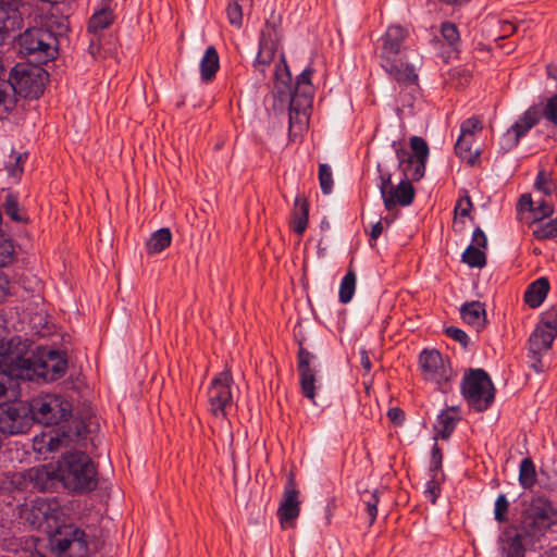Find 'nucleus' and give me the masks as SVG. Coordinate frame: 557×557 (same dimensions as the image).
Instances as JSON below:
<instances>
[{
    "instance_id": "9b49d317",
    "label": "nucleus",
    "mask_w": 557,
    "mask_h": 557,
    "mask_svg": "<svg viewBox=\"0 0 557 557\" xmlns=\"http://www.w3.org/2000/svg\"><path fill=\"white\" fill-rule=\"evenodd\" d=\"M66 369L67 361L59 351L38 349L29 368L30 375L25 381H57L65 374Z\"/></svg>"
},
{
    "instance_id": "c85d7f7f",
    "label": "nucleus",
    "mask_w": 557,
    "mask_h": 557,
    "mask_svg": "<svg viewBox=\"0 0 557 557\" xmlns=\"http://www.w3.org/2000/svg\"><path fill=\"white\" fill-rule=\"evenodd\" d=\"M557 337V332L546 330L541 325H536L535 330L530 336L531 349L534 354L547 351L550 349L554 339Z\"/></svg>"
},
{
    "instance_id": "412c9836",
    "label": "nucleus",
    "mask_w": 557,
    "mask_h": 557,
    "mask_svg": "<svg viewBox=\"0 0 557 557\" xmlns=\"http://www.w3.org/2000/svg\"><path fill=\"white\" fill-rule=\"evenodd\" d=\"M70 434L61 430H50L36 435L33 440L34 451L45 458L70 446Z\"/></svg>"
},
{
    "instance_id": "aec40b11",
    "label": "nucleus",
    "mask_w": 557,
    "mask_h": 557,
    "mask_svg": "<svg viewBox=\"0 0 557 557\" xmlns=\"http://www.w3.org/2000/svg\"><path fill=\"white\" fill-rule=\"evenodd\" d=\"M298 495L299 491L296 487L294 474L293 472H289L286 480L283 498L277 509V517L283 529L293 528L295 520L299 516L300 502L298 499Z\"/></svg>"
},
{
    "instance_id": "ea45409f",
    "label": "nucleus",
    "mask_w": 557,
    "mask_h": 557,
    "mask_svg": "<svg viewBox=\"0 0 557 557\" xmlns=\"http://www.w3.org/2000/svg\"><path fill=\"white\" fill-rule=\"evenodd\" d=\"M3 208L5 213L10 216L11 220L15 222H24L26 221L25 212L18 206L17 199L12 194H8L5 196V200L3 203Z\"/></svg>"
},
{
    "instance_id": "4be33fe9",
    "label": "nucleus",
    "mask_w": 557,
    "mask_h": 557,
    "mask_svg": "<svg viewBox=\"0 0 557 557\" xmlns=\"http://www.w3.org/2000/svg\"><path fill=\"white\" fill-rule=\"evenodd\" d=\"M26 475L30 490L38 492L50 491L60 482L57 463L53 462L32 467L26 470Z\"/></svg>"
},
{
    "instance_id": "a211bd4d",
    "label": "nucleus",
    "mask_w": 557,
    "mask_h": 557,
    "mask_svg": "<svg viewBox=\"0 0 557 557\" xmlns=\"http://www.w3.org/2000/svg\"><path fill=\"white\" fill-rule=\"evenodd\" d=\"M47 76V72L40 67L29 71L20 70L17 66L13 70V82L9 81L13 87V101L15 102V92L27 98H38L44 92L42 78Z\"/></svg>"
},
{
    "instance_id": "7ed1b4c3",
    "label": "nucleus",
    "mask_w": 557,
    "mask_h": 557,
    "mask_svg": "<svg viewBox=\"0 0 557 557\" xmlns=\"http://www.w3.org/2000/svg\"><path fill=\"white\" fill-rule=\"evenodd\" d=\"M35 351L27 339L12 337L0 342V370L11 377L26 380Z\"/></svg>"
},
{
    "instance_id": "f8f14e48",
    "label": "nucleus",
    "mask_w": 557,
    "mask_h": 557,
    "mask_svg": "<svg viewBox=\"0 0 557 557\" xmlns=\"http://www.w3.org/2000/svg\"><path fill=\"white\" fill-rule=\"evenodd\" d=\"M410 147L412 154L404 148L396 149L398 169L406 177L420 181L425 174V165L430 153L429 146L422 137L412 136Z\"/></svg>"
},
{
    "instance_id": "b1692460",
    "label": "nucleus",
    "mask_w": 557,
    "mask_h": 557,
    "mask_svg": "<svg viewBox=\"0 0 557 557\" xmlns=\"http://www.w3.org/2000/svg\"><path fill=\"white\" fill-rule=\"evenodd\" d=\"M310 202L304 196H297L292 209L289 226L297 234L302 235L309 222Z\"/></svg>"
},
{
    "instance_id": "a878e982",
    "label": "nucleus",
    "mask_w": 557,
    "mask_h": 557,
    "mask_svg": "<svg viewBox=\"0 0 557 557\" xmlns=\"http://www.w3.org/2000/svg\"><path fill=\"white\" fill-rule=\"evenodd\" d=\"M22 23V14L18 10L0 5V45L4 42L12 32L20 29Z\"/></svg>"
},
{
    "instance_id": "f704fd0d",
    "label": "nucleus",
    "mask_w": 557,
    "mask_h": 557,
    "mask_svg": "<svg viewBox=\"0 0 557 557\" xmlns=\"http://www.w3.org/2000/svg\"><path fill=\"white\" fill-rule=\"evenodd\" d=\"M554 205L545 199H540L533 203V208L531 210V219L525 221L529 225L542 222L543 220L549 218L554 213Z\"/></svg>"
},
{
    "instance_id": "72a5a7b5",
    "label": "nucleus",
    "mask_w": 557,
    "mask_h": 557,
    "mask_svg": "<svg viewBox=\"0 0 557 557\" xmlns=\"http://www.w3.org/2000/svg\"><path fill=\"white\" fill-rule=\"evenodd\" d=\"M456 428V419L449 410H443L436 419L434 430L442 440H447Z\"/></svg>"
},
{
    "instance_id": "338daca9",
    "label": "nucleus",
    "mask_w": 557,
    "mask_h": 557,
    "mask_svg": "<svg viewBox=\"0 0 557 557\" xmlns=\"http://www.w3.org/2000/svg\"><path fill=\"white\" fill-rule=\"evenodd\" d=\"M360 363H361V367L367 372H369L372 368V363H371L370 357L368 355V351L364 349L360 351Z\"/></svg>"
},
{
    "instance_id": "9d476101",
    "label": "nucleus",
    "mask_w": 557,
    "mask_h": 557,
    "mask_svg": "<svg viewBox=\"0 0 557 557\" xmlns=\"http://www.w3.org/2000/svg\"><path fill=\"white\" fill-rule=\"evenodd\" d=\"M419 366L425 381L436 384L444 393L449 389V382L456 376L449 359H444L436 349H423L419 355Z\"/></svg>"
},
{
    "instance_id": "864d4df0",
    "label": "nucleus",
    "mask_w": 557,
    "mask_h": 557,
    "mask_svg": "<svg viewBox=\"0 0 557 557\" xmlns=\"http://www.w3.org/2000/svg\"><path fill=\"white\" fill-rule=\"evenodd\" d=\"M543 116L557 125V94L547 100L543 110Z\"/></svg>"
},
{
    "instance_id": "8fccbe9b",
    "label": "nucleus",
    "mask_w": 557,
    "mask_h": 557,
    "mask_svg": "<svg viewBox=\"0 0 557 557\" xmlns=\"http://www.w3.org/2000/svg\"><path fill=\"white\" fill-rule=\"evenodd\" d=\"M445 334L454 341L458 342L465 349L468 348L470 339L467 333L461 329L456 326H448L445 329Z\"/></svg>"
},
{
    "instance_id": "2eb2a0df",
    "label": "nucleus",
    "mask_w": 557,
    "mask_h": 557,
    "mask_svg": "<svg viewBox=\"0 0 557 557\" xmlns=\"http://www.w3.org/2000/svg\"><path fill=\"white\" fill-rule=\"evenodd\" d=\"M233 376L228 370H224L212 379L208 387V404L210 412L215 417L227 416V410L233 406L232 393Z\"/></svg>"
},
{
    "instance_id": "f03ea898",
    "label": "nucleus",
    "mask_w": 557,
    "mask_h": 557,
    "mask_svg": "<svg viewBox=\"0 0 557 557\" xmlns=\"http://www.w3.org/2000/svg\"><path fill=\"white\" fill-rule=\"evenodd\" d=\"M57 468L59 480L67 490L87 492L97 486L95 465L85 453H64L58 460Z\"/></svg>"
},
{
    "instance_id": "20e7f679",
    "label": "nucleus",
    "mask_w": 557,
    "mask_h": 557,
    "mask_svg": "<svg viewBox=\"0 0 557 557\" xmlns=\"http://www.w3.org/2000/svg\"><path fill=\"white\" fill-rule=\"evenodd\" d=\"M556 524L557 506L547 497L536 496L523 511L520 527L527 535L540 541Z\"/></svg>"
},
{
    "instance_id": "c756f323",
    "label": "nucleus",
    "mask_w": 557,
    "mask_h": 557,
    "mask_svg": "<svg viewBox=\"0 0 557 557\" xmlns=\"http://www.w3.org/2000/svg\"><path fill=\"white\" fill-rule=\"evenodd\" d=\"M277 53V46L272 40H268L264 36L260 40L259 52L256 58L255 67L261 74H264L265 67L275 60Z\"/></svg>"
},
{
    "instance_id": "bb28decb",
    "label": "nucleus",
    "mask_w": 557,
    "mask_h": 557,
    "mask_svg": "<svg viewBox=\"0 0 557 557\" xmlns=\"http://www.w3.org/2000/svg\"><path fill=\"white\" fill-rule=\"evenodd\" d=\"M115 16L110 9V0H104L101 9L97 10L88 22V33L97 36L101 30L108 28L114 21Z\"/></svg>"
},
{
    "instance_id": "c03bdc74",
    "label": "nucleus",
    "mask_w": 557,
    "mask_h": 557,
    "mask_svg": "<svg viewBox=\"0 0 557 557\" xmlns=\"http://www.w3.org/2000/svg\"><path fill=\"white\" fill-rule=\"evenodd\" d=\"M534 187L545 196H550L554 193L553 182L545 170L539 171L534 182Z\"/></svg>"
},
{
    "instance_id": "6e6552de",
    "label": "nucleus",
    "mask_w": 557,
    "mask_h": 557,
    "mask_svg": "<svg viewBox=\"0 0 557 557\" xmlns=\"http://www.w3.org/2000/svg\"><path fill=\"white\" fill-rule=\"evenodd\" d=\"M313 106V85L309 69L298 76L295 90L290 98L289 122L292 126L309 128Z\"/></svg>"
},
{
    "instance_id": "6e6d98bb",
    "label": "nucleus",
    "mask_w": 557,
    "mask_h": 557,
    "mask_svg": "<svg viewBox=\"0 0 557 557\" xmlns=\"http://www.w3.org/2000/svg\"><path fill=\"white\" fill-rule=\"evenodd\" d=\"M429 476L430 479L426 482L425 493L430 495L432 503H435L440 493V474L431 473Z\"/></svg>"
},
{
    "instance_id": "052dcab7",
    "label": "nucleus",
    "mask_w": 557,
    "mask_h": 557,
    "mask_svg": "<svg viewBox=\"0 0 557 557\" xmlns=\"http://www.w3.org/2000/svg\"><path fill=\"white\" fill-rule=\"evenodd\" d=\"M470 245H474L475 247H478L480 249L486 247L487 238H486L485 233L480 227H476L473 231L472 240H471Z\"/></svg>"
},
{
    "instance_id": "13d9d810",
    "label": "nucleus",
    "mask_w": 557,
    "mask_h": 557,
    "mask_svg": "<svg viewBox=\"0 0 557 557\" xmlns=\"http://www.w3.org/2000/svg\"><path fill=\"white\" fill-rule=\"evenodd\" d=\"M533 199L531 194H523L520 196L518 203H517V211L518 214H523L524 212L531 213V210L533 208ZM519 219L522 221L524 220L523 215L519 216Z\"/></svg>"
},
{
    "instance_id": "1a4fd4ad",
    "label": "nucleus",
    "mask_w": 557,
    "mask_h": 557,
    "mask_svg": "<svg viewBox=\"0 0 557 557\" xmlns=\"http://www.w3.org/2000/svg\"><path fill=\"white\" fill-rule=\"evenodd\" d=\"M27 406L30 409L32 423L38 421L46 425L58 424L71 414V404L54 394L33 398Z\"/></svg>"
},
{
    "instance_id": "69168bd1",
    "label": "nucleus",
    "mask_w": 557,
    "mask_h": 557,
    "mask_svg": "<svg viewBox=\"0 0 557 557\" xmlns=\"http://www.w3.org/2000/svg\"><path fill=\"white\" fill-rule=\"evenodd\" d=\"M100 37L99 35L92 36L89 44V53L92 57H96L100 52V45H99Z\"/></svg>"
},
{
    "instance_id": "4c0bfd02",
    "label": "nucleus",
    "mask_w": 557,
    "mask_h": 557,
    "mask_svg": "<svg viewBox=\"0 0 557 557\" xmlns=\"http://www.w3.org/2000/svg\"><path fill=\"white\" fill-rule=\"evenodd\" d=\"M462 261L471 268H483L486 264V256L480 248L469 245L462 253Z\"/></svg>"
},
{
    "instance_id": "680f3d73",
    "label": "nucleus",
    "mask_w": 557,
    "mask_h": 557,
    "mask_svg": "<svg viewBox=\"0 0 557 557\" xmlns=\"http://www.w3.org/2000/svg\"><path fill=\"white\" fill-rule=\"evenodd\" d=\"M388 419L395 424H401L405 420V413L399 407L389 408L387 411Z\"/></svg>"
},
{
    "instance_id": "3c124183",
    "label": "nucleus",
    "mask_w": 557,
    "mask_h": 557,
    "mask_svg": "<svg viewBox=\"0 0 557 557\" xmlns=\"http://www.w3.org/2000/svg\"><path fill=\"white\" fill-rule=\"evenodd\" d=\"M539 325L545 327L546 330L548 329L554 332H557V309L550 308L547 311H545L542 315Z\"/></svg>"
},
{
    "instance_id": "4d7b16f0",
    "label": "nucleus",
    "mask_w": 557,
    "mask_h": 557,
    "mask_svg": "<svg viewBox=\"0 0 557 557\" xmlns=\"http://www.w3.org/2000/svg\"><path fill=\"white\" fill-rule=\"evenodd\" d=\"M275 79L281 81V83L284 85H286L290 79L289 72L286 64L284 63L282 54L278 55V60L275 64Z\"/></svg>"
},
{
    "instance_id": "2f4dec72",
    "label": "nucleus",
    "mask_w": 557,
    "mask_h": 557,
    "mask_svg": "<svg viewBox=\"0 0 557 557\" xmlns=\"http://www.w3.org/2000/svg\"><path fill=\"white\" fill-rule=\"evenodd\" d=\"M474 140V137L460 135L455 145L456 154L470 165L475 164L480 157L479 149H472Z\"/></svg>"
},
{
    "instance_id": "ddd939ff",
    "label": "nucleus",
    "mask_w": 557,
    "mask_h": 557,
    "mask_svg": "<svg viewBox=\"0 0 557 557\" xmlns=\"http://www.w3.org/2000/svg\"><path fill=\"white\" fill-rule=\"evenodd\" d=\"M379 183L377 187L380 189L384 207L386 210H393L397 205L401 207L410 206L414 199V188L411 182H414L413 178L406 177L399 182L397 186H393L392 184V174L389 172H383L381 170V165H377Z\"/></svg>"
},
{
    "instance_id": "6ab92c4d",
    "label": "nucleus",
    "mask_w": 557,
    "mask_h": 557,
    "mask_svg": "<svg viewBox=\"0 0 557 557\" xmlns=\"http://www.w3.org/2000/svg\"><path fill=\"white\" fill-rule=\"evenodd\" d=\"M537 540L513 528L505 529L498 536V548L502 557H524L528 549L534 546Z\"/></svg>"
},
{
    "instance_id": "f3484780",
    "label": "nucleus",
    "mask_w": 557,
    "mask_h": 557,
    "mask_svg": "<svg viewBox=\"0 0 557 557\" xmlns=\"http://www.w3.org/2000/svg\"><path fill=\"white\" fill-rule=\"evenodd\" d=\"M294 337L298 344L297 354V373L299 376V385L305 397L313 400V370L311 368L312 356L305 347L307 337L302 332L301 323H297L294 327Z\"/></svg>"
},
{
    "instance_id": "5fc2aeb1",
    "label": "nucleus",
    "mask_w": 557,
    "mask_h": 557,
    "mask_svg": "<svg viewBox=\"0 0 557 557\" xmlns=\"http://www.w3.org/2000/svg\"><path fill=\"white\" fill-rule=\"evenodd\" d=\"M472 207L470 196L466 195L457 200L454 211L456 215L466 218L470 214Z\"/></svg>"
},
{
    "instance_id": "39448f33",
    "label": "nucleus",
    "mask_w": 557,
    "mask_h": 557,
    "mask_svg": "<svg viewBox=\"0 0 557 557\" xmlns=\"http://www.w3.org/2000/svg\"><path fill=\"white\" fill-rule=\"evenodd\" d=\"M461 394L468 406L479 412L490 408L495 399V388L483 369H469L461 381Z\"/></svg>"
},
{
    "instance_id": "774afa93",
    "label": "nucleus",
    "mask_w": 557,
    "mask_h": 557,
    "mask_svg": "<svg viewBox=\"0 0 557 557\" xmlns=\"http://www.w3.org/2000/svg\"><path fill=\"white\" fill-rule=\"evenodd\" d=\"M383 232V225L381 221H377L371 228L370 240H376Z\"/></svg>"
},
{
    "instance_id": "0e129e2a",
    "label": "nucleus",
    "mask_w": 557,
    "mask_h": 557,
    "mask_svg": "<svg viewBox=\"0 0 557 557\" xmlns=\"http://www.w3.org/2000/svg\"><path fill=\"white\" fill-rule=\"evenodd\" d=\"M10 375H8L7 373L2 372L0 374V398L1 397H4L7 395V392H8V383L10 381Z\"/></svg>"
},
{
    "instance_id": "0eeeda50",
    "label": "nucleus",
    "mask_w": 557,
    "mask_h": 557,
    "mask_svg": "<svg viewBox=\"0 0 557 557\" xmlns=\"http://www.w3.org/2000/svg\"><path fill=\"white\" fill-rule=\"evenodd\" d=\"M49 543L51 550L62 557H87L89 553L87 534L75 524L57 527Z\"/></svg>"
},
{
    "instance_id": "f257e3e1",
    "label": "nucleus",
    "mask_w": 557,
    "mask_h": 557,
    "mask_svg": "<svg viewBox=\"0 0 557 557\" xmlns=\"http://www.w3.org/2000/svg\"><path fill=\"white\" fill-rule=\"evenodd\" d=\"M408 32L399 25L389 26L380 38L379 58L382 69L400 85H413L418 74L413 65L404 61Z\"/></svg>"
},
{
    "instance_id": "58836bf2",
    "label": "nucleus",
    "mask_w": 557,
    "mask_h": 557,
    "mask_svg": "<svg viewBox=\"0 0 557 557\" xmlns=\"http://www.w3.org/2000/svg\"><path fill=\"white\" fill-rule=\"evenodd\" d=\"M318 178L321 191L324 195H330L334 187V177L331 166L326 163L319 164Z\"/></svg>"
},
{
    "instance_id": "e2e57ef3",
    "label": "nucleus",
    "mask_w": 557,
    "mask_h": 557,
    "mask_svg": "<svg viewBox=\"0 0 557 557\" xmlns=\"http://www.w3.org/2000/svg\"><path fill=\"white\" fill-rule=\"evenodd\" d=\"M10 294V281L0 273V302H2Z\"/></svg>"
},
{
    "instance_id": "bf43d9fd",
    "label": "nucleus",
    "mask_w": 557,
    "mask_h": 557,
    "mask_svg": "<svg viewBox=\"0 0 557 557\" xmlns=\"http://www.w3.org/2000/svg\"><path fill=\"white\" fill-rule=\"evenodd\" d=\"M377 503H379V496L375 492L371 493L370 498L368 500H366L367 512L370 517V523H373L377 516Z\"/></svg>"
},
{
    "instance_id": "c9c22d12",
    "label": "nucleus",
    "mask_w": 557,
    "mask_h": 557,
    "mask_svg": "<svg viewBox=\"0 0 557 557\" xmlns=\"http://www.w3.org/2000/svg\"><path fill=\"white\" fill-rule=\"evenodd\" d=\"M536 482L535 467L531 458L521 460L519 468V483L523 488H531Z\"/></svg>"
},
{
    "instance_id": "603ef678",
    "label": "nucleus",
    "mask_w": 557,
    "mask_h": 557,
    "mask_svg": "<svg viewBox=\"0 0 557 557\" xmlns=\"http://www.w3.org/2000/svg\"><path fill=\"white\" fill-rule=\"evenodd\" d=\"M9 484L16 490L30 488V482H28L26 470L22 472H15L10 476Z\"/></svg>"
},
{
    "instance_id": "a18cd8bd",
    "label": "nucleus",
    "mask_w": 557,
    "mask_h": 557,
    "mask_svg": "<svg viewBox=\"0 0 557 557\" xmlns=\"http://www.w3.org/2000/svg\"><path fill=\"white\" fill-rule=\"evenodd\" d=\"M509 509V502L504 494H499L495 500L494 506V517L495 520L498 522H506L508 520L507 518V511Z\"/></svg>"
},
{
    "instance_id": "5701e85b",
    "label": "nucleus",
    "mask_w": 557,
    "mask_h": 557,
    "mask_svg": "<svg viewBox=\"0 0 557 557\" xmlns=\"http://www.w3.org/2000/svg\"><path fill=\"white\" fill-rule=\"evenodd\" d=\"M541 111L536 107H530L515 124L508 129L507 134L513 133L511 147H516L521 137H523L531 128H533L541 120Z\"/></svg>"
},
{
    "instance_id": "79ce46f5",
    "label": "nucleus",
    "mask_w": 557,
    "mask_h": 557,
    "mask_svg": "<svg viewBox=\"0 0 557 557\" xmlns=\"http://www.w3.org/2000/svg\"><path fill=\"white\" fill-rule=\"evenodd\" d=\"M532 235L537 240H547L557 237V218L539 225Z\"/></svg>"
},
{
    "instance_id": "09e8293b",
    "label": "nucleus",
    "mask_w": 557,
    "mask_h": 557,
    "mask_svg": "<svg viewBox=\"0 0 557 557\" xmlns=\"http://www.w3.org/2000/svg\"><path fill=\"white\" fill-rule=\"evenodd\" d=\"M61 432L69 433L70 436V444L74 441H78L81 438H84L86 434V425L83 421H73L72 424L67 428V430H61Z\"/></svg>"
},
{
    "instance_id": "cd10ccee",
    "label": "nucleus",
    "mask_w": 557,
    "mask_h": 557,
    "mask_svg": "<svg viewBox=\"0 0 557 557\" xmlns=\"http://www.w3.org/2000/svg\"><path fill=\"white\" fill-rule=\"evenodd\" d=\"M549 292V282L546 277H540L532 282L525 293H524V301L531 308L540 307L545 300L547 294Z\"/></svg>"
},
{
    "instance_id": "49530a36",
    "label": "nucleus",
    "mask_w": 557,
    "mask_h": 557,
    "mask_svg": "<svg viewBox=\"0 0 557 557\" xmlns=\"http://www.w3.org/2000/svg\"><path fill=\"white\" fill-rule=\"evenodd\" d=\"M13 159V162H10L5 165L9 176L13 177L14 180H18L21 174L23 173V162L26 158V154H22L18 152H15L11 156Z\"/></svg>"
},
{
    "instance_id": "423d86ee",
    "label": "nucleus",
    "mask_w": 557,
    "mask_h": 557,
    "mask_svg": "<svg viewBox=\"0 0 557 557\" xmlns=\"http://www.w3.org/2000/svg\"><path fill=\"white\" fill-rule=\"evenodd\" d=\"M61 515L59 503L54 498L36 497L18 508L20 518L32 529L51 533Z\"/></svg>"
},
{
    "instance_id": "dca6fc26",
    "label": "nucleus",
    "mask_w": 557,
    "mask_h": 557,
    "mask_svg": "<svg viewBox=\"0 0 557 557\" xmlns=\"http://www.w3.org/2000/svg\"><path fill=\"white\" fill-rule=\"evenodd\" d=\"M32 426V414L27 404L22 401L0 405V433L16 435L25 433Z\"/></svg>"
},
{
    "instance_id": "37998d69",
    "label": "nucleus",
    "mask_w": 557,
    "mask_h": 557,
    "mask_svg": "<svg viewBox=\"0 0 557 557\" xmlns=\"http://www.w3.org/2000/svg\"><path fill=\"white\" fill-rule=\"evenodd\" d=\"M483 129V122L482 120L474 115L467 120H465L460 125V135L468 136V137H474L476 133L481 132Z\"/></svg>"
},
{
    "instance_id": "e433bc0d",
    "label": "nucleus",
    "mask_w": 557,
    "mask_h": 557,
    "mask_svg": "<svg viewBox=\"0 0 557 557\" xmlns=\"http://www.w3.org/2000/svg\"><path fill=\"white\" fill-rule=\"evenodd\" d=\"M356 273L352 270H349L343 277L339 285L338 298L342 304H348L352 299L356 290Z\"/></svg>"
},
{
    "instance_id": "473e14b6",
    "label": "nucleus",
    "mask_w": 557,
    "mask_h": 557,
    "mask_svg": "<svg viewBox=\"0 0 557 557\" xmlns=\"http://www.w3.org/2000/svg\"><path fill=\"white\" fill-rule=\"evenodd\" d=\"M172 234L169 228H160L154 232L146 244L147 252L150 255L159 253L170 246Z\"/></svg>"
},
{
    "instance_id": "de8ad7c7",
    "label": "nucleus",
    "mask_w": 557,
    "mask_h": 557,
    "mask_svg": "<svg viewBox=\"0 0 557 557\" xmlns=\"http://www.w3.org/2000/svg\"><path fill=\"white\" fill-rule=\"evenodd\" d=\"M443 453L437 444H434L431 450V460L429 467V474H440L442 470Z\"/></svg>"
},
{
    "instance_id": "a19ab883",
    "label": "nucleus",
    "mask_w": 557,
    "mask_h": 557,
    "mask_svg": "<svg viewBox=\"0 0 557 557\" xmlns=\"http://www.w3.org/2000/svg\"><path fill=\"white\" fill-rule=\"evenodd\" d=\"M441 36L443 40L454 50L457 49V46L460 42V35L457 26L451 22H444L441 25Z\"/></svg>"
},
{
    "instance_id": "7c9ffc66",
    "label": "nucleus",
    "mask_w": 557,
    "mask_h": 557,
    "mask_svg": "<svg viewBox=\"0 0 557 557\" xmlns=\"http://www.w3.org/2000/svg\"><path fill=\"white\" fill-rule=\"evenodd\" d=\"M220 67L219 54L213 46H209L200 60L201 79L211 81Z\"/></svg>"
},
{
    "instance_id": "393cba45",
    "label": "nucleus",
    "mask_w": 557,
    "mask_h": 557,
    "mask_svg": "<svg viewBox=\"0 0 557 557\" xmlns=\"http://www.w3.org/2000/svg\"><path fill=\"white\" fill-rule=\"evenodd\" d=\"M461 319L478 332L485 327V306L480 301L466 302L460 308Z\"/></svg>"
},
{
    "instance_id": "4468645a",
    "label": "nucleus",
    "mask_w": 557,
    "mask_h": 557,
    "mask_svg": "<svg viewBox=\"0 0 557 557\" xmlns=\"http://www.w3.org/2000/svg\"><path fill=\"white\" fill-rule=\"evenodd\" d=\"M53 41L54 38L49 30L30 28L20 36L18 45L22 53L34 57L37 62L46 63L54 58Z\"/></svg>"
}]
</instances>
